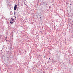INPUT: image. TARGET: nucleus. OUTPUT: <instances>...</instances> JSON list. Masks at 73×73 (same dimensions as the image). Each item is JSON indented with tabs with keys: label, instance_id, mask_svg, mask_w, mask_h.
Listing matches in <instances>:
<instances>
[{
	"label": "nucleus",
	"instance_id": "f257e3e1",
	"mask_svg": "<svg viewBox=\"0 0 73 73\" xmlns=\"http://www.w3.org/2000/svg\"><path fill=\"white\" fill-rule=\"evenodd\" d=\"M15 21V20L13 18H11V19L10 21V23L11 24H13V23H14V21Z\"/></svg>",
	"mask_w": 73,
	"mask_h": 73
},
{
	"label": "nucleus",
	"instance_id": "f03ea898",
	"mask_svg": "<svg viewBox=\"0 0 73 73\" xmlns=\"http://www.w3.org/2000/svg\"><path fill=\"white\" fill-rule=\"evenodd\" d=\"M17 9V5H15L14 6V10L16 11Z\"/></svg>",
	"mask_w": 73,
	"mask_h": 73
},
{
	"label": "nucleus",
	"instance_id": "7ed1b4c3",
	"mask_svg": "<svg viewBox=\"0 0 73 73\" xmlns=\"http://www.w3.org/2000/svg\"><path fill=\"white\" fill-rule=\"evenodd\" d=\"M49 60H50V58H49Z\"/></svg>",
	"mask_w": 73,
	"mask_h": 73
},
{
	"label": "nucleus",
	"instance_id": "20e7f679",
	"mask_svg": "<svg viewBox=\"0 0 73 73\" xmlns=\"http://www.w3.org/2000/svg\"><path fill=\"white\" fill-rule=\"evenodd\" d=\"M6 38H7V37Z\"/></svg>",
	"mask_w": 73,
	"mask_h": 73
},
{
	"label": "nucleus",
	"instance_id": "39448f33",
	"mask_svg": "<svg viewBox=\"0 0 73 73\" xmlns=\"http://www.w3.org/2000/svg\"><path fill=\"white\" fill-rule=\"evenodd\" d=\"M49 53H50V52H49Z\"/></svg>",
	"mask_w": 73,
	"mask_h": 73
},
{
	"label": "nucleus",
	"instance_id": "423d86ee",
	"mask_svg": "<svg viewBox=\"0 0 73 73\" xmlns=\"http://www.w3.org/2000/svg\"><path fill=\"white\" fill-rule=\"evenodd\" d=\"M44 57L45 58V56H44Z\"/></svg>",
	"mask_w": 73,
	"mask_h": 73
}]
</instances>
